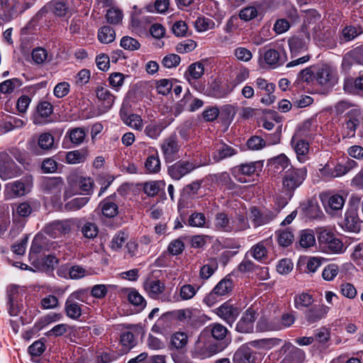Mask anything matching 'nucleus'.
Listing matches in <instances>:
<instances>
[{
	"label": "nucleus",
	"mask_w": 363,
	"mask_h": 363,
	"mask_svg": "<svg viewBox=\"0 0 363 363\" xmlns=\"http://www.w3.org/2000/svg\"><path fill=\"white\" fill-rule=\"evenodd\" d=\"M223 348L210 336L207 330L203 331L199 336L191 353L194 358L204 359L221 352Z\"/></svg>",
	"instance_id": "1"
},
{
	"label": "nucleus",
	"mask_w": 363,
	"mask_h": 363,
	"mask_svg": "<svg viewBox=\"0 0 363 363\" xmlns=\"http://www.w3.org/2000/svg\"><path fill=\"white\" fill-rule=\"evenodd\" d=\"M93 180L90 177L71 176L68 178V186L64 193V199L66 200L78 194L89 195L92 193Z\"/></svg>",
	"instance_id": "2"
},
{
	"label": "nucleus",
	"mask_w": 363,
	"mask_h": 363,
	"mask_svg": "<svg viewBox=\"0 0 363 363\" xmlns=\"http://www.w3.org/2000/svg\"><path fill=\"white\" fill-rule=\"evenodd\" d=\"M318 241L322 249L327 253L341 254L345 250L342 242L328 230H320Z\"/></svg>",
	"instance_id": "3"
},
{
	"label": "nucleus",
	"mask_w": 363,
	"mask_h": 363,
	"mask_svg": "<svg viewBox=\"0 0 363 363\" xmlns=\"http://www.w3.org/2000/svg\"><path fill=\"white\" fill-rule=\"evenodd\" d=\"M307 175L306 168H291L286 171L282 179V189L294 194V191L305 180Z\"/></svg>",
	"instance_id": "4"
},
{
	"label": "nucleus",
	"mask_w": 363,
	"mask_h": 363,
	"mask_svg": "<svg viewBox=\"0 0 363 363\" xmlns=\"http://www.w3.org/2000/svg\"><path fill=\"white\" fill-rule=\"evenodd\" d=\"M316 83L318 85L330 87L333 86L337 83L338 73L335 67L323 64L315 66Z\"/></svg>",
	"instance_id": "5"
},
{
	"label": "nucleus",
	"mask_w": 363,
	"mask_h": 363,
	"mask_svg": "<svg viewBox=\"0 0 363 363\" xmlns=\"http://www.w3.org/2000/svg\"><path fill=\"white\" fill-rule=\"evenodd\" d=\"M75 225L76 220L73 218L55 220L46 225L45 232L52 238H58L69 233Z\"/></svg>",
	"instance_id": "6"
},
{
	"label": "nucleus",
	"mask_w": 363,
	"mask_h": 363,
	"mask_svg": "<svg viewBox=\"0 0 363 363\" xmlns=\"http://www.w3.org/2000/svg\"><path fill=\"white\" fill-rule=\"evenodd\" d=\"M200 167L195 161L179 160L168 167L169 175L174 180H179Z\"/></svg>",
	"instance_id": "7"
},
{
	"label": "nucleus",
	"mask_w": 363,
	"mask_h": 363,
	"mask_svg": "<svg viewBox=\"0 0 363 363\" xmlns=\"http://www.w3.org/2000/svg\"><path fill=\"white\" fill-rule=\"evenodd\" d=\"M320 198L326 212L329 213L340 211L345 203V196L340 194L325 192L320 195Z\"/></svg>",
	"instance_id": "8"
},
{
	"label": "nucleus",
	"mask_w": 363,
	"mask_h": 363,
	"mask_svg": "<svg viewBox=\"0 0 363 363\" xmlns=\"http://www.w3.org/2000/svg\"><path fill=\"white\" fill-rule=\"evenodd\" d=\"M180 149L176 135H171L164 139L161 145V150L167 162H172L178 157Z\"/></svg>",
	"instance_id": "9"
},
{
	"label": "nucleus",
	"mask_w": 363,
	"mask_h": 363,
	"mask_svg": "<svg viewBox=\"0 0 363 363\" xmlns=\"http://www.w3.org/2000/svg\"><path fill=\"white\" fill-rule=\"evenodd\" d=\"M257 318V312L252 308H247L236 324L235 330L240 333H251Z\"/></svg>",
	"instance_id": "10"
},
{
	"label": "nucleus",
	"mask_w": 363,
	"mask_h": 363,
	"mask_svg": "<svg viewBox=\"0 0 363 363\" xmlns=\"http://www.w3.org/2000/svg\"><path fill=\"white\" fill-rule=\"evenodd\" d=\"M23 11L16 0H0V18L4 21H10Z\"/></svg>",
	"instance_id": "11"
},
{
	"label": "nucleus",
	"mask_w": 363,
	"mask_h": 363,
	"mask_svg": "<svg viewBox=\"0 0 363 363\" xmlns=\"http://www.w3.org/2000/svg\"><path fill=\"white\" fill-rule=\"evenodd\" d=\"M280 352L287 353L284 360L287 363H302L306 358L304 351L290 342H285L280 349Z\"/></svg>",
	"instance_id": "12"
},
{
	"label": "nucleus",
	"mask_w": 363,
	"mask_h": 363,
	"mask_svg": "<svg viewBox=\"0 0 363 363\" xmlns=\"http://www.w3.org/2000/svg\"><path fill=\"white\" fill-rule=\"evenodd\" d=\"M138 328L136 325H128L120 335V342L125 350H130L137 344Z\"/></svg>",
	"instance_id": "13"
},
{
	"label": "nucleus",
	"mask_w": 363,
	"mask_h": 363,
	"mask_svg": "<svg viewBox=\"0 0 363 363\" xmlns=\"http://www.w3.org/2000/svg\"><path fill=\"white\" fill-rule=\"evenodd\" d=\"M277 212L270 210L259 211L256 207L250 209V219L255 227L266 225L271 222L277 216Z\"/></svg>",
	"instance_id": "14"
},
{
	"label": "nucleus",
	"mask_w": 363,
	"mask_h": 363,
	"mask_svg": "<svg viewBox=\"0 0 363 363\" xmlns=\"http://www.w3.org/2000/svg\"><path fill=\"white\" fill-rule=\"evenodd\" d=\"M341 225L342 228L350 232L357 233L359 231L361 228L360 219L356 208H350L346 211Z\"/></svg>",
	"instance_id": "15"
},
{
	"label": "nucleus",
	"mask_w": 363,
	"mask_h": 363,
	"mask_svg": "<svg viewBox=\"0 0 363 363\" xmlns=\"http://www.w3.org/2000/svg\"><path fill=\"white\" fill-rule=\"evenodd\" d=\"M216 313L226 323L232 326L239 315L240 311L238 307L225 302L216 308Z\"/></svg>",
	"instance_id": "16"
},
{
	"label": "nucleus",
	"mask_w": 363,
	"mask_h": 363,
	"mask_svg": "<svg viewBox=\"0 0 363 363\" xmlns=\"http://www.w3.org/2000/svg\"><path fill=\"white\" fill-rule=\"evenodd\" d=\"M31 188L30 182L27 180L26 182L22 180L15 181L6 185V194L9 198L21 196L30 191Z\"/></svg>",
	"instance_id": "17"
},
{
	"label": "nucleus",
	"mask_w": 363,
	"mask_h": 363,
	"mask_svg": "<svg viewBox=\"0 0 363 363\" xmlns=\"http://www.w3.org/2000/svg\"><path fill=\"white\" fill-rule=\"evenodd\" d=\"M238 153V150L225 143H218L211 152V158L214 162H219L231 157Z\"/></svg>",
	"instance_id": "18"
},
{
	"label": "nucleus",
	"mask_w": 363,
	"mask_h": 363,
	"mask_svg": "<svg viewBox=\"0 0 363 363\" xmlns=\"http://www.w3.org/2000/svg\"><path fill=\"white\" fill-rule=\"evenodd\" d=\"M143 288L150 298L158 299L164 291L165 285L159 279L150 278L145 281Z\"/></svg>",
	"instance_id": "19"
},
{
	"label": "nucleus",
	"mask_w": 363,
	"mask_h": 363,
	"mask_svg": "<svg viewBox=\"0 0 363 363\" xmlns=\"http://www.w3.org/2000/svg\"><path fill=\"white\" fill-rule=\"evenodd\" d=\"M265 62L272 66L282 65L287 60L285 51L278 52L274 49H268L263 52Z\"/></svg>",
	"instance_id": "20"
},
{
	"label": "nucleus",
	"mask_w": 363,
	"mask_h": 363,
	"mask_svg": "<svg viewBox=\"0 0 363 363\" xmlns=\"http://www.w3.org/2000/svg\"><path fill=\"white\" fill-rule=\"evenodd\" d=\"M291 144L296 153L299 162H304L306 160V156L309 152V143L306 139L296 138L292 137Z\"/></svg>",
	"instance_id": "21"
},
{
	"label": "nucleus",
	"mask_w": 363,
	"mask_h": 363,
	"mask_svg": "<svg viewBox=\"0 0 363 363\" xmlns=\"http://www.w3.org/2000/svg\"><path fill=\"white\" fill-rule=\"evenodd\" d=\"M97 99L104 106V111L109 110L115 101V96L106 86H98L95 90Z\"/></svg>",
	"instance_id": "22"
},
{
	"label": "nucleus",
	"mask_w": 363,
	"mask_h": 363,
	"mask_svg": "<svg viewBox=\"0 0 363 363\" xmlns=\"http://www.w3.org/2000/svg\"><path fill=\"white\" fill-rule=\"evenodd\" d=\"M229 233L244 231L250 228V223L245 215L238 213L230 218Z\"/></svg>",
	"instance_id": "23"
},
{
	"label": "nucleus",
	"mask_w": 363,
	"mask_h": 363,
	"mask_svg": "<svg viewBox=\"0 0 363 363\" xmlns=\"http://www.w3.org/2000/svg\"><path fill=\"white\" fill-rule=\"evenodd\" d=\"M329 311V308L324 305L314 306L308 309L305 317L310 323H315L325 316Z\"/></svg>",
	"instance_id": "24"
},
{
	"label": "nucleus",
	"mask_w": 363,
	"mask_h": 363,
	"mask_svg": "<svg viewBox=\"0 0 363 363\" xmlns=\"http://www.w3.org/2000/svg\"><path fill=\"white\" fill-rule=\"evenodd\" d=\"M362 33H363V27L362 26H347L342 30L340 40L341 43L351 41Z\"/></svg>",
	"instance_id": "25"
},
{
	"label": "nucleus",
	"mask_w": 363,
	"mask_h": 363,
	"mask_svg": "<svg viewBox=\"0 0 363 363\" xmlns=\"http://www.w3.org/2000/svg\"><path fill=\"white\" fill-rule=\"evenodd\" d=\"M315 134V126L311 120L304 121L298 125L293 135L296 138L307 139L311 138Z\"/></svg>",
	"instance_id": "26"
},
{
	"label": "nucleus",
	"mask_w": 363,
	"mask_h": 363,
	"mask_svg": "<svg viewBox=\"0 0 363 363\" xmlns=\"http://www.w3.org/2000/svg\"><path fill=\"white\" fill-rule=\"evenodd\" d=\"M233 363H255L253 352L249 347H240L234 354Z\"/></svg>",
	"instance_id": "27"
},
{
	"label": "nucleus",
	"mask_w": 363,
	"mask_h": 363,
	"mask_svg": "<svg viewBox=\"0 0 363 363\" xmlns=\"http://www.w3.org/2000/svg\"><path fill=\"white\" fill-rule=\"evenodd\" d=\"M120 116L123 122L129 127L137 130L143 129V119L139 115L134 113L128 115L121 109L120 111Z\"/></svg>",
	"instance_id": "28"
},
{
	"label": "nucleus",
	"mask_w": 363,
	"mask_h": 363,
	"mask_svg": "<svg viewBox=\"0 0 363 363\" xmlns=\"http://www.w3.org/2000/svg\"><path fill=\"white\" fill-rule=\"evenodd\" d=\"M272 242V239L262 240L250 249L251 255L257 261H261L267 256V247Z\"/></svg>",
	"instance_id": "29"
},
{
	"label": "nucleus",
	"mask_w": 363,
	"mask_h": 363,
	"mask_svg": "<svg viewBox=\"0 0 363 363\" xmlns=\"http://www.w3.org/2000/svg\"><path fill=\"white\" fill-rule=\"evenodd\" d=\"M145 167L148 173L154 174L160 172L161 164L157 150L152 149V153L148 155L145 162Z\"/></svg>",
	"instance_id": "30"
},
{
	"label": "nucleus",
	"mask_w": 363,
	"mask_h": 363,
	"mask_svg": "<svg viewBox=\"0 0 363 363\" xmlns=\"http://www.w3.org/2000/svg\"><path fill=\"white\" fill-rule=\"evenodd\" d=\"M298 243L301 247L308 249L315 245V233L311 229H305L299 232Z\"/></svg>",
	"instance_id": "31"
},
{
	"label": "nucleus",
	"mask_w": 363,
	"mask_h": 363,
	"mask_svg": "<svg viewBox=\"0 0 363 363\" xmlns=\"http://www.w3.org/2000/svg\"><path fill=\"white\" fill-rule=\"evenodd\" d=\"M288 43L292 57L304 52L308 48L306 40L297 36L289 38Z\"/></svg>",
	"instance_id": "32"
},
{
	"label": "nucleus",
	"mask_w": 363,
	"mask_h": 363,
	"mask_svg": "<svg viewBox=\"0 0 363 363\" xmlns=\"http://www.w3.org/2000/svg\"><path fill=\"white\" fill-rule=\"evenodd\" d=\"M15 163L11 160L9 155L5 152L0 153V177L6 180L13 177V174L6 171L7 168H13Z\"/></svg>",
	"instance_id": "33"
},
{
	"label": "nucleus",
	"mask_w": 363,
	"mask_h": 363,
	"mask_svg": "<svg viewBox=\"0 0 363 363\" xmlns=\"http://www.w3.org/2000/svg\"><path fill=\"white\" fill-rule=\"evenodd\" d=\"M262 164L260 162H255L250 163L242 164L234 169L235 177L238 174L251 176L258 171H260Z\"/></svg>",
	"instance_id": "34"
},
{
	"label": "nucleus",
	"mask_w": 363,
	"mask_h": 363,
	"mask_svg": "<svg viewBox=\"0 0 363 363\" xmlns=\"http://www.w3.org/2000/svg\"><path fill=\"white\" fill-rule=\"evenodd\" d=\"M230 223V218L225 213L220 212L216 214L213 225L217 230L229 233Z\"/></svg>",
	"instance_id": "35"
},
{
	"label": "nucleus",
	"mask_w": 363,
	"mask_h": 363,
	"mask_svg": "<svg viewBox=\"0 0 363 363\" xmlns=\"http://www.w3.org/2000/svg\"><path fill=\"white\" fill-rule=\"evenodd\" d=\"M32 208L27 202L14 203L12 205V215L13 219L20 220L19 218H26L30 215Z\"/></svg>",
	"instance_id": "36"
},
{
	"label": "nucleus",
	"mask_w": 363,
	"mask_h": 363,
	"mask_svg": "<svg viewBox=\"0 0 363 363\" xmlns=\"http://www.w3.org/2000/svg\"><path fill=\"white\" fill-rule=\"evenodd\" d=\"M98 40L103 44H109L116 39V32L109 26H104L99 29Z\"/></svg>",
	"instance_id": "37"
},
{
	"label": "nucleus",
	"mask_w": 363,
	"mask_h": 363,
	"mask_svg": "<svg viewBox=\"0 0 363 363\" xmlns=\"http://www.w3.org/2000/svg\"><path fill=\"white\" fill-rule=\"evenodd\" d=\"M65 309L67 315L73 320L78 319L82 315L81 305L72 298H67Z\"/></svg>",
	"instance_id": "38"
},
{
	"label": "nucleus",
	"mask_w": 363,
	"mask_h": 363,
	"mask_svg": "<svg viewBox=\"0 0 363 363\" xmlns=\"http://www.w3.org/2000/svg\"><path fill=\"white\" fill-rule=\"evenodd\" d=\"M320 20V15L315 10H309L306 13L303 21V30L309 39V29Z\"/></svg>",
	"instance_id": "39"
},
{
	"label": "nucleus",
	"mask_w": 363,
	"mask_h": 363,
	"mask_svg": "<svg viewBox=\"0 0 363 363\" xmlns=\"http://www.w3.org/2000/svg\"><path fill=\"white\" fill-rule=\"evenodd\" d=\"M38 145L41 150L45 151H49L56 148L54 137L49 133H44L39 135Z\"/></svg>",
	"instance_id": "40"
},
{
	"label": "nucleus",
	"mask_w": 363,
	"mask_h": 363,
	"mask_svg": "<svg viewBox=\"0 0 363 363\" xmlns=\"http://www.w3.org/2000/svg\"><path fill=\"white\" fill-rule=\"evenodd\" d=\"M165 183L163 181H151L144 184V192L149 196H155L164 190Z\"/></svg>",
	"instance_id": "41"
},
{
	"label": "nucleus",
	"mask_w": 363,
	"mask_h": 363,
	"mask_svg": "<svg viewBox=\"0 0 363 363\" xmlns=\"http://www.w3.org/2000/svg\"><path fill=\"white\" fill-rule=\"evenodd\" d=\"M8 304L9 306V313L11 315L14 316L17 315L16 309L17 298L18 296V287L16 286H11L7 291Z\"/></svg>",
	"instance_id": "42"
},
{
	"label": "nucleus",
	"mask_w": 363,
	"mask_h": 363,
	"mask_svg": "<svg viewBox=\"0 0 363 363\" xmlns=\"http://www.w3.org/2000/svg\"><path fill=\"white\" fill-rule=\"evenodd\" d=\"M276 235L279 245L282 247L291 245L294 240V234L289 228L277 231Z\"/></svg>",
	"instance_id": "43"
},
{
	"label": "nucleus",
	"mask_w": 363,
	"mask_h": 363,
	"mask_svg": "<svg viewBox=\"0 0 363 363\" xmlns=\"http://www.w3.org/2000/svg\"><path fill=\"white\" fill-rule=\"evenodd\" d=\"M294 307L298 310L309 307L313 302L312 295L308 293H301L294 296Z\"/></svg>",
	"instance_id": "44"
},
{
	"label": "nucleus",
	"mask_w": 363,
	"mask_h": 363,
	"mask_svg": "<svg viewBox=\"0 0 363 363\" xmlns=\"http://www.w3.org/2000/svg\"><path fill=\"white\" fill-rule=\"evenodd\" d=\"M123 18V12L121 9L116 7H111L106 11V19L107 22L112 25H118L122 23Z\"/></svg>",
	"instance_id": "45"
},
{
	"label": "nucleus",
	"mask_w": 363,
	"mask_h": 363,
	"mask_svg": "<svg viewBox=\"0 0 363 363\" xmlns=\"http://www.w3.org/2000/svg\"><path fill=\"white\" fill-rule=\"evenodd\" d=\"M164 127L160 123L152 122L145 128V134L150 138L157 140L160 136Z\"/></svg>",
	"instance_id": "46"
},
{
	"label": "nucleus",
	"mask_w": 363,
	"mask_h": 363,
	"mask_svg": "<svg viewBox=\"0 0 363 363\" xmlns=\"http://www.w3.org/2000/svg\"><path fill=\"white\" fill-rule=\"evenodd\" d=\"M89 201L86 196L76 197L65 204V210L67 211H76L84 207Z\"/></svg>",
	"instance_id": "47"
},
{
	"label": "nucleus",
	"mask_w": 363,
	"mask_h": 363,
	"mask_svg": "<svg viewBox=\"0 0 363 363\" xmlns=\"http://www.w3.org/2000/svg\"><path fill=\"white\" fill-rule=\"evenodd\" d=\"M315 73V66L306 67L299 72L298 74V79L307 84H312L314 82H316Z\"/></svg>",
	"instance_id": "48"
},
{
	"label": "nucleus",
	"mask_w": 363,
	"mask_h": 363,
	"mask_svg": "<svg viewBox=\"0 0 363 363\" xmlns=\"http://www.w3.org/2000/svg\"><path fill=\"white\" fill-rule=\"evenodd\" d=\"M233 287V281L229 278H224L221 279L213 288L215 293H217L220 296H223L230 293Z\"/></svg>",
	"instance_id": "49"
},
{
	"label": "nucleus",
	"mask_w": 363,
	"mask_h": 363,
	"mask_svg": "<svg viewBox=\"0 0 363 363\" xmlns=\"http://www.w3.org/2000/svg\"><path fill=\"white\" fill-rule=\"evenodd\" d=\"M282 342L283 340L279 338H266L253 341L251 342V345L254 347L270 350L281 345Z\"/></svg>",
	"instance_id": "50"
},
{
	"label": "nucleus",
	"mask_w": 363,
	"mask_h": 363,
	"mask_svg": "<svg viewBox=\"0 0 363 363\" xmlns=\"http://www.w3.org/2000/svg\"><path fill=\"white\" fill-rule=\"evenodd\" d=\"M127 298L132 305L139 307L140 309H143L146 306L145 299L134 289L128 291Z\"/></svg>",
	"instance_id": "51"
},
{
	"label": "nucleus",
	"mask_w": 363,
	"mask_h": 363,
	"mask_svg": "<svg viewBox=\"0 0 363 363\" xmlns=\"http://www.w3.org/2000/svg\"><path fill=\"white\" fill-rule=\"evenodd\" d=\"M215 26V22L212 19L206 17H199L194 22V27L199 33L213 29Z\"/></svg>",
	"instance_id": "52"
},
{
	"label": "nucleus",
	"mask_w": 363,
	"mask_h": 363,
	"mask_svg": "<svg viewBox=\"0 0 363 363\" xmlns=\"http://www.w3.org/2000/svg\"><path fill=\"white\" fill-rule=\"evenodd\" d=\"M209 328L212 337L217 340H223L228 333V329L220 323H213Z\"/></svg>",
	"instance_id": "53"
},
{
	"label": "nucleus",
	"mask_w": 363,
	"mask_h": 363,
	"mask_svg": "<svg viewBox=\"0 0 363 363\" xmlns=\"http://www.w3.org/2000/svg\"><path fill=\"white\" fill-rule=\"evenodd\" d=\"M218 269V263L215 259H211L204 264L200 269L199 277L202 279L210 278Z\"/></svg>",
	"instance_id": "54"
},
{
	"label": "nucleus",
	"mask_w": 363,
	"mask_h": 363,
	"mask_svg": "<svg viewBox=\"0 0 363 363\" xmlns=\"http://www.w3.org/2000/svg\"><path fill=\"white\" fill-rule=\"evenodd\" d=\"M188 72V80L189 82L191 79H198L201 78L204 73V65L200 62H194L189 67Z\"/></svg>",
	"instance_id": "55"
},
{
	"label": "nucleus",
	"mask_w": 363,
	"mask_h": 363,
	"mask_svg": "<svg viewBox=\"0 0 363 363\" xmlns=\"http://www.w3.org/2000/svg\"><path fill=\"white\" fill-rule=\"evenodd\" d=\"M197 47L196 41L191 39H186L177 43L175 50L178 53L185 54L192 52Z\"/></svg>",
	"instance_id": "56"
},
{
	"label": "nucleus",
	"mask_w": 363,
	"mask_h": 363,
	"mask_svg": "<svg viewBox=\"0 0 363 363\" xmlns=\"http://www.w3.org/2000/svg\"><path fill=\"white\" fill-rule=\"evenodd\" d=\"M21 86V82L17 78L7 79L0 84V91L3 94H10Z\"/></svg>",
	"instance_id": "57"
},
{
	"label": "nucleus",
	"mask_w": 363,
	"mask_h": 363,
	"mask_svg": "<svg viewBox=\"0 0 363 363\" xmlns=\"http://www.w3.org/2000/svg\"><path fill=\"white\" fill-rule=\"evenodd\" d=\"M120 45L125 50L129 51L138 50L140 48V43L139 41L130 36H123L120 41Z\"/></svg>",
	"instance_id": "58"
},
{
	"label": "nucleus",
	"mask_w": 363,
	"mask_h": 363,
	"mask_svg": "<svg viewBox=\"0 0 363 363\" xmlns=\"http://www.w3.org/2000/svg\"><path fill=\"white\" fill-rule=\"evenodd\" d=\"M71 142L77 145H80L84 140L86 133L82 128H74L68 131Z\"/></svg>",
	"instance_id": "59"
},
{
	"label": "nucleus",
	"mask_w": 363,
	"mask_h": 363,
	"mask_svg": "<svg viewBox=\"0 0 363 363\" xmlns=\"http://www.w3.org/2000/svg\"><path fill=\"white\" fill-rule=\"evenodd\" d=\"M128 233L123 231H119L117 233L113 238L111 242V247L112 250L117 251L120 250L125 242L128 240Z\"/></svg>",
	"instance_id": "60"
},
{
	"label": "nucleus",
	"mask_w": 363,
	"mask_h": 363,
	"mask_svg": "<svg viewBox=\"0 0 363 363\" xmlns=\"http://www.w3.org/2000/svg\"><path fill=\"white\" fill-rule=\"evenodd\" d=\"M172 345L177 349H182L186 345L188 342L187 335L182 332L174 333L171 339Z\"/></svg>",
	"instance_id": "61"
},
{
	"label": "nucleus",
	"mask_w": 363,
	"mask_h": 363,
	"mask_svg": "<svg viewBox=\"0 0 363 363\" xmlns=\"http://www.w3.org/2000/svg\"><path fill=\"white\" fill-rule=\"evenodd\" d=\"M338 272V267L335 264H330L323 269L322 272V277L324 280L330 281L336 277Z\"/></svg>",
	"instance_id": "62"
},
{
	"label": "nucleus",
	"mask_w": 363,
	"mask_h": 363,
	"mask_svg": "<svg viewBox=\"0 0 363 363\" xmlns=\"http://www.w3.org/2000/svg\"><path fill=\"white\" fill-rule=\"evenodd\" d=\"M293 195L294 194L292 193L284 191L282 189L281 192L278 194L275 198V205L277 206V208L280 210L286 206Z\"/></svg>",
	"instance_id": "63"
},
{
	"label": "nucleus",
	"mask_w": 363,
	"mask_h": 363,
	"mask_svg": "<svg viewBox=\"0 0 363 363\" xmlns=\"http://www.w3.org/2000/svg\"><path fill=\"white\" fill-rule=\"evenodd\" d=\"M102 213L108 218H113L118 213L117 205L108 200H105L102 206Z\"/></svg>",
	"instance_id": "64"
}]
</instances>
